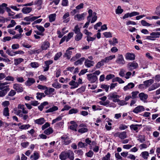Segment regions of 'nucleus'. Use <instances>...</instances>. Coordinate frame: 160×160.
I'll return each mask as SVG.
<instances>
[{"mask_svg":"<svg viewBox=\"0 0 160 160\" xmlns=\"http://www.w3.org/2000/svg\"><path fill=\"white\" fill-rule=\"evenodd\" d=\"M14 113L20 117L22 118V119L26 120L29 117L28 115L23 114H27L28 112L25 108V106L21 104H18L17 108H15L13 109Z\"/></svg>","mask_w":160,"mask_h":160,"instance_id":"obj_1","label":"nucleus"},{"mask_svg":"<svg viewBox=\"0 0 160 160\" xmlns=\"http://www.w3.org/2000/svg\"><path fill=\"white\" fill-rule=\"evenodd\" d=\"M115 62L117 64L121 66L124 65L125 63V61L122 54H118Z\"/></svg>","mask_w":160,"mask_h":160,"instance_id":"obj_2","label":"nucleus"},{"mask_svg":"<svg viewBox=\"0 0 160 160\" xmlns=\"http://www.w3.org/2000/svg\"><path fill=\"white\" fill-rule=\"evenodd\" d=\"M62 142L63 144L68 145L71 142V139L67 135H64L61 137Z\"/></svg>","mask_w":160,"mask_h":160,"instance_id":"obj_3","label":"nucleus"},{"mask_svg":"<svg viewBox=\"0 0 160 160\" xmlns=\"http://www.w3.org/2000/svg\"><path fill=\"white\" fill-rule=\"evenodd\" d=\"M87 75L88 79L91 83H93L98 80L97 77L93 74H89Z\"/></svg>","mask_w":160,"mask_h":160,"instance_id":"obj_4","label":"nucleus"},{"mask_svg":"<svg viewBox=\"0 0 160 160\" xmlns=\"http://www.w3.org/2000/svg\"><path fill=\"white\" fill-rule=\"evenodd\" d=\"M138 67V64L135 62H129L127 65V67L129 70L132 71L137 68Z\"/></svg>","mask_w":160,"mask_h":160,"instance_id":"obj_5","label":"nucleus"},{"mask_svg":"<svg viewBox=\"0 0 160 160\" xmlns=\"http://www.w3.org/2000/svg\"><path fill=\"white\" fill-rule=\"evenodd\" d=\"M114 135L115 137H119L121 139H124L127 137L126 133L124 131L122 132H117L115 133Z\"/></svg>","mask_w":160,"mask_h":160,"instance_id":"obj_6","label":"nucleus"},{"mask_svg":"<svg viewBox=\"0 0 160 160\" xmlns=\"http://www.w3.org/2000/svg\"><path fill=\"white\" fill-rule=\"evenodd\" d=\"M86 15V13L84 12L81 14H76L74 16V18L75 20L80 21L84 20Z\"/></svg>","mask_w":160,"mask_h":160,"instance_id":"obj_7","label":"nucleus"},{"mask_svg":"<svg viewBox=\"0 0 160 160\" xmlns=\"http://www.w3.org/2000/svg\"><path fill=\"white\" fill-rule=\"evenodd\" d=\"M74 48L71 47H69L66 51V52L63 55V57L67 58L68 59H70L72 54V52L70 51L71 50L74 49Z\"/></svg>","mask_w":160,"mask_h":160,"instance_id":"obj_8","label":"nucleus"},{"mask_svg":"<svg viewBox=\"0 0 160 160\" xmlns=\"http://www.w3.org/2000/svg\"><path fill=\"white\" fill-rule=\"evenodd\" d=\"M9 83L6 82H0V89L8 91L10 90L9 86L8 85Z\"/></svg>","mask_w":160,"mask_h":160,"instance_id":"obj_9","label":"nucleus"},{"mask_svg":"<svg viewBox=\"0 0 160 160\" xmlns=\"http://www.w3.org/2000/svg\"><path fill=\"white\" fill-rule=\"evenodd\" d=\"M108 98L110 100H119V96L116 92L110 93L108 96Z\"/></svg>","mask_w":160,"mask_h":160,"instance_id":"obj_10","label":"nucleus"},{"mask_svg":"<svg viewBox=\"0 0 160 160\" xmlns=\"http://www.w3.org/2000/svg\"><path fill=\"white\" fill-rule=\"evenodd\" d=\"M85 60L84 65L87 68H90L94 64V62L93 61L89 60L88 59H85Z\"/></svg>","mask_w":160,"mask_h":160,"instance_id":"obj_11","label":"nucleus"},{"mask_svg":"<svg viewBox=\"0 0 160 160\" xmlns=\"http://www.w3.org/2000/svg\"><path fill=\"white\" fill-rule=\"evenodd\" d=\"M13 88L15 89L17 92H22L23 91V88L21 85L18 84H14L13 85Z\"/></svg>","mask_w":160,"mask_h":160,"instance_id":"obj_12","label":"nucleus"},{"mask_svg":"<svg viewBox=\"0 0 160 160\" xmlns=\"http://www.w3.org/2000/svg\"><path fill=\"white\" fill-rule=\"evenodd\" d=\"M66 154L67 158L70 160H73L74 159V154L72 151L68 150L66 151Z\"/></svg>","mask_w":160,"mask_h":160,"instance_id":"obj_13","label":"nucleus"},{"mask_svg":"<svg viewBox=\"0 0 160 160\" xmlns=\"http://www.w3.org/2000/svg\"><path fill=\"white\" fill-rule=\"evenodd\" d=\"M141 126V125L138 124H132L130 126V128L131 130L134 131L136 132H138L140 128V127Z\"/></svg>","mask_w":160,"mask_h":160,"instance_id":"obj_14","label":"nucleus"},{"mask_svg":"<svg viewBox=\"0 0 160 160\" xmlns=\"http://www.w3.org/2000/svg\"><path fill=\"white\" fill-rule=\"evenodd\" d=\"M135 56L133 53H127L125 55V58L127 60H132L135 59Z\"/></svg>","mask_w":160,"mask_h":160,"instance_id":"obj_15","label":"nucleus"},{"mask_svg":"<svg viewBox=\"0 0 160 160\" xmlns=\"http://www.w3.org/2000/svg\"><path fill=\"white\" fill-rule=\"evenodd\" d=\"M35 82V80L34 79L32 78H28L25 83L27 86H30Z\"/></svg>","mask_w":160,"mask_h":160,"instance_id":"obj_16","label":"nucleus"},{"mask_svg":"<svg viewBox=\"0 0 160 160\" xmlns=\"http://www.w3.org/2000/svg\"><path fill=\"white\" fill-rule=\"evenodd\" d=\"M50 47V43L47 41L43 42L41 45V48L42 50H46Z\"/></svg>","mask_w":160,"mask_h":160,"instance_id":"obj_17","label":"nucleus"},{"mask_svg":"<svg viewBox=\"0 0 160 160\" xmlns=\"http://www.w3.org/2000/svg\"><path fill=\"white\" fill-rule=\"evenodd\" d=\"M144 108L143 106H139L136 107L133 111V112L135 113H138L139 112L144 111Z\"/></svg>","mask_w":160,"mask_h":160,"instance_id":"obj_18","label":"nucleus"},{"mask_svg":"<svg viewBox=\"0 0 160 160\" xmlns=\"http://www.w3.org/2000/svg\"><path fill=\"white\" fill-rule=\"evenodd\" d=\"M59 158L61 160H66L67 158L66 151L62 152L59 155Z\"/></svg>","mask_w":160,"mask_h":160,"instance_id":"obj_19","label":"nucleus"},{"mask_svg":"<svg viewBox=\"0 0 160 160\" xmlns=\"http://www.w3.org/2000/svg\"><path fill=\"white\" fill-rule=\"evenodd\" d=\"M115 55H110L105 58L104 59H103V60L105 63H108L110 61L115 58Z\"/></svg>","mask_w":160,"mask_h":160,"instance_id":"obj_20","label":"nucleus"},{"mask_svg":"<svg viewBox=\"0 0 160 160\" xmlns=\"http://www.w3.org/2000/svg\"><path fill=\"white\" fill-rule=\"evenodd\" d=\"M134 84L132 82H130L126 85L125 86L123 89L124 91H126L130 89L133 88L134 87Z\"/></svg>","mask_w":160,"mask_h":160,"instance_id":"obj_21","label":"nucleus"},{"mask_svg":"<svg viewBox=\"0 0 160 160\" xmlns=\"http://www.w3.org/2000/svg\"><path fill=\"white\" fill-rule=\"evenodd\" d=\"M39 157V155L38 152L36 151L34 152L33 155H32L30 156V159L32 160H37Z\"/></svg>","mask_w":160,"mask_h":160,"instance_id":"obj_22","label":"nucleus"},{"mask_svg":"<svg viewBox=\"0 0 160 160\" xmlns=\"http://www.w3.org/2000/svg\"><path fill=\"white\" fill-rule=\"evenodd\" d=\"M71 124L69 127L72 130L77 131V128L78 126L77 124L74 121H71L70 122Z\"/></svg>","mask_w":160,"mask_h":160,"instance_id":"obj_23","label":"nucleus"},{"mask_svg":"<svg viewBox=\"0 0 160 160\" xmlns=\"http://www.w3.org/2000/svg\"><path fill=\"white\" fill-rule=\"evenodd\" d=\"M150 145L149 141H148L146 143H143L139 145V148L140 150L145 149L148 147Z\"/></svg>","mask_w":160,"mask_h":160,"instance_id":"obj_24","label":"nucleus"},{"mask_svg":"<svg viewBox=\"0 0 160 160\" xmlns=\"http://www.w3.org/2000/svg\"><path fill=\"white\" fill-rule=\"evenodd\" d=\"M32 10V8L30 7H25L22 8V12L25 14H28Z\"/></svg>","mask_w":160,"mask_h":160,"instance_id":"obj_25","label":"nucleus"},{"mask_svg":"<svg viewBox=\"0 0 160 160\" xmlns=\"http://www.w3.org/2000/svg\"><path fill=\"white\" fill-rule=\"evenodd\" d=\"M45 120L44 118H42L38 119H36L35 120L34 122L39 125H42L45 122Z\"/></svg>","mask_w":160,"mask_h":160,"instance_id":"obj_26","label":"nucleus"},{"mask_svg":"<svg viewBox=\"0 0 160 160\" xmlns=\"http://www.w3.org/2000/svg\"><path fill=\"white\" fill-rule=\"evenodd\" d=\"M69 84L70 85L72 86L71 87V89L77 88L78 86L77 82L74 81H71Z\"/></svg>","mask_w":160,"mask_h":160,"instance_id":"obj_27","label":"nucleus"},{"mask_svg":"<svg viewBox=\"0 0 160 160\" xmlns=\"http://www.w3.org/2000/svg\"><path fill=\"white\" fill-rule=\"evenodd\" d=\"M56 13L50 14L48 17L49 22H51L54 21L56 19Z\"/></svg>","mask_w":160,"mask_h":160,"instance_id":"obj_28","label":"nucleus"},{"mask_svg":"<svg viewBox=\"0 0 160 160\" xmlns=\"http://www.w3.org/2000/svg\"><path fill=\"white\" fill-rule=\"evenodd\" d=\"M138 96L141 100H146L148 98V95L143 92L139 93Z\"/></svg>","mask_w":160,"mask_h":160,"instance_id":"obj_29","label":"nucleus"},{"mask_svg":"<svg viewBox=\"0 0 160 160\" xmlns=\"http://www.w3.org/2000/svg\"><path fill=\"white\" fill-rule=\"evenodd\" d=\"M153 80L152 79H150L146 81H145L143 82L146 87V88L153 82Z\"/></svg>","mask_w":160,"mask_h":160,"instance_id":"obj_30","label":"nucleus"},{"mask_svg":"<svg viewBox=\"0 0 160 160\" xmlns=\"http://www.w3.org/2000/svg\"><path fill=\"white\" fill-rule=\"evenodd\" d=\"M54 90V89L53 88H48L47 87V88H46L44 92L46 94L49 95L53 92Z\"/></svg>","mask_w":160,"mask_h":160,"instance_id":"obj_31","label":"nucleus"},{"mask_svg":"<svg viewBox=\"0 0 160 160\" xmlns=\"http://www.w3.org/2000/svg\"><path fill=\"white\" fill-rule=\"evenodd\" d=\"M7 4L5 3H3L0 5V13L3 14L5 12L4 8L6 7Z\"/></svg>","mask_w":160,"mask_h":160,"instance_id":"obj_32","label":"nucleus"},{"mask_svg":"<svg viewBox=\"0 0 160 160\" xmlns=\"http://www.w3.org/2000/svg\"><path fill=\"white\" fill-rule=\"evenodd\" d=\"M23 61V59L21 58H16L14 59V64L17 65Z\"/></svg>","mask_w":160,"mask_h":160,"instance_id":"obj_33","label":"nucleus"},{"mask_svg":"<svg viewBox=\"0 0 160 160\" xmlns=\"http://www.w3.org/2000/svg\"><path fill=\"white\" fill-rule=\"evenodd\" d=\"M140 155L144 159H147L149 156V153L147 151L143 152L141 153Z\"/></svg>","mask_w":160,"mask_h":160,"instance_id":"obj_34","label":"nucleus"},{"mask_svg":"<svg viewBox=\"0 0 160 160\" xmlns=\"http://www.w3.org/2000/svg\"><path fill=\"white\" fill-rule=\"evenodd\" d=\"M105 62L103 59H102L96 65L95 67L97 68H99L103 66Z\"/></svg>","mask_w":160,"mask_h":160,"instance_id":"obj_35","label":"nucleus"},{"mask_svg":"<svg viewBox=\"0 0 160 160\" xmlns=\"http://www.w3.org/2000/svg\"><path fill=\"white\" fill-rule=\"evenodd\" d=\"M109 42L110 45L115 46L118 43L117 39L116 38H113L112 40H109Z\"/></svg>","mask_w":160,"mask_h":160,"instance_id":"obj_36","label":"nucleus"},{"mask_svg":"<svg viewBox=\"0 0 160 160\" xmlns=\"http://www.w3.org/2000/svg\"><path fill=\"white\" fill-rule=\"evenodd\" d=\"M99 103L101 105L108 106H109V101H100Z\"/></svg>","mask_w":160,"mask_h":160,"instance_id":"obj_37","label":"nucleus"},{"mask_svg":"<svg viewBox=\"0 0 160 160\" xmlns=\"http://www.w3.org/2000/svg\"><path fill=\"white\" fill-rule=\"evenodd\" d=\"M58 108L57 106H54L52 108H49L46 111V112H52L53 111L57 110L58 109Z\"/></svg>","mask_w":160,"mask_h":160,"instance_id":"obj_38","label":"nucleus"},{"mask_svg":"<svg viewBox=\"0 0 160 160\" xmlns=\"http://www.w3.org/2000/svg\"><path fill=\"white\" fill-rule=\"evenodd\" d=\"M81 57V54L80 53H77L75 55L72 57L71 58V61H74L77 59Z\"/></svg>","mask_w":160,"mask_h":160,"instance_id":"obj_39","label":"nucleus"},{"mask_svg":"<svg viewBox=\"0 0 160 160\" xmlns=\"http://www.w3.org/2000/svg\"><path fill=\"white\" fill-rule=\"evenodd\" d=\"M85 60V58L84 57L82 58L77 61L74 62V64L78 65V64H81L83 61Z\"/></svg>","mask_w":160,"mask_h":160,"instance_id":"obj_40","label":"nucleus"},{"mask_svg":"<svg viewBox=\"0 0 160 160\" xmlns=\"http://www.w3.org/2000/svg\"><path fill=\"white\" fill-rule=\"evenodd\" d=\"M30 125L29 124H23L20 126L19 127V129L22 130H26L28 129L30 127Z\"/></svg>","mask_w":160,"mask_h":160,"instance_id":"obj_41","label":"nucleus"},{"mask_svg":"<svg viewBox=\"0 0 160 160\" xmlns=\"http://www.w3.org/2000/svg\"><path fill=\"white\" fill-rule=\"evenodd\" d=\"M53 132V130L51 128H49L44 131V133L47 135H49Z\"/></svg>","mask_w":160,"mask_h":160,"instance_id":"obj_42","label":"nucleus"},{"mask_svg":"<svg viewBox=\"0 0 160 160\" xmlns=\"http://www.w3.org/2000/svg\"><path fill=\"white\" fill-rule=\"evenodd\" d=\"M76 34L77 35L75 38V40L76 41H79L82 39V33H79Z\"/></svg>","mask_w":160,"mask_h":160,"instance_id":"obj_43","label":"nucleus"},{"mask_svg":"<svg viewBox=\"0 0 160 160\" xmlns=\"http://www.w3.org/2000/svg\"><path fill=\"white\" fill-rule=\"evenodd\" d=\"M3 115L5 116H8L9 115V109L8 107H5L3 110Z\"/></svg>","mask_w":160,"mask_h":160,"instance_id":"obj_44","label":"nucleus"},{"mask_svg":"<svg viewBox=\"0 0 160 160\" xmlns=\"http://www.w3.org/2000/svg\"><path fill=\"white\" fill-rule=\"evenodd\" d=\"M30 65L32 68H37L39 66V64L37 62H32L30 63Z\"/></svg>","mask_w":160,"mask_h":160,"instance_id":"obj_45","label":"nucleus"},{"mask_svg":"<svg viewBox=\"0 0 160 160\" xmlns=\"http://www.w3.org/2000/svg\"><path fill=\"white\" fill-rule=\"evenodd\" d=\"M6 53L11 56H13L16 55L15 52H13L12 51H10L9 49H8L6 51Z\"/></svg>","mask_w":160,"mask_h":160,"instance_id":"obj_46","label":"nucleus"},{"mask_svg":"<svg viewBox=\"0 0 160 160\" xmlns=\"http://www.w3.org/2000/svg\"><path fill=\"white\" fill-rule=\"evenodd\" d=\"M73 31L76 34L79 33H81L80 32V29L78 25H77L75 27Z\"/></svg>","mask_w":160,"mask_h":160,"instance_id":"obj_47","label":"nucleus"},{"mask_svg":"<svg viewBox=\"0 0 160 160\" xmlns=\"http://www.w3.org/2000/svg\"><path fill=\"white\" fill-rule=\"evenodd\" d=\"M97 17L96 16V13L95 12H93V17L91 21V23L94 22L97 20Z\"/></svg>","mask_w":160,"mask_h":160,"instance_id":"obj_48","label":"nucleus"},{"mask_svg":"<svg viewBox=\"0 0 160 160\" xmlns=\"http://www.w3.org/2000/svg\"><path fill=\"white\" fill-rule=\"evenodd\" d=\"M125 70L123 68H122L120 70L119 73V75L121 77H124L125 76Z\"/></svg>","mask_w":160,"mask_h":160,"instance_id":"obj_49","label":"nucleus"},{"mask_svg":"<svg viewBox=\"0 0 160 160\" xmlns=\"http://www.w3.org/2000/svg\"><path fill=\"white\" fill-rule=\"evenodd\" d=\"M37 95L36 97L38 99H41L42 97H45V95L43 93H37Z\"/></svg>","mask_w":160,"mask_h":160,"instance_id":"obj_50","label":"nucleus"},{"mask_svg":"<svg viewBox=\"0 0 160 160\" xmlns=\"http://www.w3.org/2000/svg\"><path fill=\"white\" fill-rule=\"evenodd\" d=\"M141 24L143 26H144L149 27L152 25V24L147 22L146 21L144 20H142L141 21Z\"/></svg>","mask_w":160,"mask_h":160,"instance_id":"obj_51","label":"nucleus"},{"mask_svg":"<svg viewBox=\"0 0 160 160\" xmlns=\"http://www.w3.org/2000/svg\"><path fill=\"white\" fill-rule=\"evenodd\" d=\"M73 34L74 33L73 32H70L68 33L67 36H66V42H68L73 37Z\"/></svg>","mask_w":160,"mask_h":160,"instance_id":"obj_52","label":"nucleus"},{"mask_svg":"<svg viewBox=\"0 0 160 160\" xmlns=\"http://www.w3.org/2000/svg\"><path fill=\"white\" fill-rule=\"evenodd\" d=\"M88 131V129L86 128H82L79 129L78 131V132H80L81 133H84Z\"/></svg>","mask_w":160,"mask_h":160,"instance_id":"obj_53","label":"nucleus"},{"mask_svg":"<svg viewBox=\"0 0 160 160\" xmlns=\"http://www.w3.org/2000/svg\"><path fill=\"white\" fill-rule=\"evenodd\" d=\"M123 12V10L121 8L120 6H118L116 11V13L117 14L122 13Z\"/></svg>","mask_w":160,"mask_h":160,"instance_id":"obj_54","label":"nucleus"},{"mask_svg":"<svg viewBox=\"0 0 160 160\" xmlns=\"http://www.w3.org/2000/svg\"><path fill=\"white\" fill-rule=\"evenodd\" d=\"M62 54L61 52H59L57 53L54 57V60L55 61L58 60L62 56Z\"/></svg>","mask_w":160,"mask_h":160,"instance_id":"obj_55","label":"nucleus"},{"mask_svg":"<svg viewBox=\"0 0 160 160\" xmlns=\"http://www.w3.org/2000/svg\"><path fill=\"white\" fill-rule=\"evenodd\" d=\"M16 24V23L14 20H12L11 21V23L7 26V28H10L13 27Z\"/></svg>","mask_w":160,"mask_h":160,"instance_id":"obj_56","label":"nucleus"},{"mask_svg":"<svg viewBox=\"0 0 160 160\" xmlns=\"http://www.w3.org/2000/svg\"><path fill=\"white\" fill-rule=\"evenodd\" d=\"M52 86L56 88H59L61 87V85L58 82H55L52 84Z\"/></svg>","mask_w":160,"mask_h":160,"instance_id":"obj_57","label":"nucleus"},{"mask_svg":"<svg viewBox=\"0 0 160 160\" xmlns=\"http://www.w3.org/2000/svg\"><path fill=\"white\" fill-rule=\"evenodd\" d=\"M87 40L89 42L90 41H92L95 39L96 38V35H94L93 37H91L90 36H87Z\"/></svg>","mask_w":160,"mask_h":160,"instance_id":"obj_58","label":"nucleus"},{"mask_svg":"<svg viewBox=\"0 0 160 160\" xmlns=\"http://www.w3.org/2000/svg\"><path fill=\"white\" fill-rule=\"evenodd\" d=\"M62 119V117L59 116L57 118L52 120V124H53L57 122L60 121Z\"/></svg>","mask_w":160,"mask_h":160,"instance_id":"obj_59","label":"nucleus"},{"mask_svg":"<svg viewBox=\"0 0 160 160\" xmlns=\"http://www.w3.org/2000/svg\"><path fill=\"white\" fill-rule=\"evenodd\" d=\"M109 86L107 85L103 84L101 86V88H102L104 89L106 92H107L109 89Z\"/></svg>","mask_w":160,"mask_h":160,"instance_id":"obj_60","label":"nucleus"},{"mask_svg":"<svg viewBox=\"0 0 160 160\" xmlns=\"http://www.w3.org/2000/svg\"><path fill=\"white\" fill-rule=\"evenodd\" d=\"M74 152L78 156L80 157L82 156L83 153V151L81 150H76Z\"/></svg>","mask_w":160,"mask_h":160,"instance_id":"obj_61","label":"nucleus"},{"mask_svg":"<svg viewBox=\"0 0 160 160\" xmlns=\"http://www.w3.org/2000/svg\"><path fill=\"white\" fill-rule=\"evenodd\" d=\"M110 153L108 152L107 155L102 158V160H110Z\"/></svg>","mask_w":160,"mask_h":160,"instance_id":"obj_62","label":"nucleus"},{"mask_svg":"<svg viewBox=\"0 0 160 160\" xmlns=\"http://www.w3.org/2000/svg\"><path fill=\"white\" fill-rule=\"evenodd\" d=\"M87 146L86 143H83L82 142H80L78 144V146L80 148L85 147Z\"/></svg>","mask_w":160,"mask_h":160,"instance_id":"obj_63","label":"nucleus"},{"mask_svg":"<svg viewBox=\"0 0 160 160\" xmlns=\"http://www.w3.org/2000/svg\"><path fill=\"white\" fill-rule=\"evenodd\" d=\"M36 27L39 31L42 33L45 31L44 28L42 26L37 25Z\"/></svg>","mask_w":160,"mask_h":160,"instance_id":"obj_64","label":"nucleus"}]
</instances>
